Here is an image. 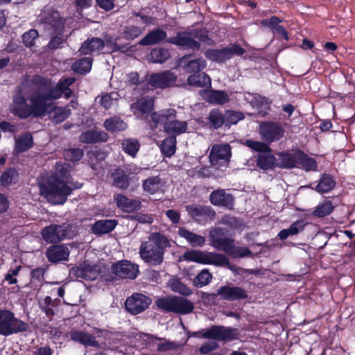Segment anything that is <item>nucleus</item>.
I'll use <instances>...</instances> for the list:
<instances>
[{
	"label": "nucleus",
	"mask_w": 355,
	"mask_h": 355,
	"mask_svg": "<svg viewBox=\"0 0 355 355\" xmlns=\"http://www.w3.org/2000/svg\"><path fill=\"white\" fill-rule=\"evenodd\" d=\"M114 200L119 208L125 212L131 213L141 208V202L137 199H130L122 194L115 196Z\"/></svg>",
	"instance_id": "obj_24"
},
{
	"label": "nucleus",
	"mask_w": 355,
	"mask_h": 355,
	"mask_svg": "<svg viewBox=\"0 0 355 355\" xmlns=\"http://www.w3.org/2000/svg\"><path fill=\"white\" fill-rule=\"evenodd\" d=\"M150 55L154 62L163 63L169 58V53L166 49L158 48L153 50Z\"/></svg>",
	"instance_id": "obj_50"
},
{
	"label": "nucleus",
	"mask_w": 355,
	"mask_h": 355,
	"mask_svg": "<svg viewBox=\"0 0 355 355\" xmlns=\"http://www.w3.org/2000/svg\"><path fill=\"white\" fill-rule=\"evenodd\" d=\"M209 200L214 205L225 207L228 209L233 208L234 198L224 189H217L211 192L209 196Z\"/></svg>",
	"instance_id": "obj_21"
},
{
	"label": "nucleus",
	"mask_w": 355,
	"mask_h": 355,
	"mask_svg": "<svg viewBox=\"0 0 355 355\" xmlns=\"http://www.w3.org/2000/svg\"><path fill=\"white\" fill-rule=\"evenodd\" d=\"M33 146V137L29 133H25L15 139V150L17 153L26 151Z\"/></svg>",
	"instance_id": "obj_33"
},
{
	"label": "nucleus",
	"mask_w": 355,
	"mask_h": 355,
	"mask_svg": "<svg viewBox=\"0 0 355 355\" xmlns=\"http://www.w3.org/2000/svg\"><path fill=\"white\" fill-rule=\"evenodd\" d=\"M43 239L49 243H57L75 235L72 225L64 223L61 225L52 224L44 227L41 232Z\"/></svg>",
	"instance_id": "obj_9"
},
{
	"label": "nucleus",
	"mask_w": 355,
	"mask_h": 355,
	"mask_svg": "<svg viewBox=\"0 0 355 355\" xmlns=\"http://www.w3.org/2000/svg\"><path fill=\"white\" fill-rule=\"evenodd\" d=\"M226 49L229 51V59L231 58L234 55H241L243 54L245 51L237 44H232L227 47Z\"/></svg>",
	"instance_id": "obj_63"
},
{
	"label": "nucleus",
	"mask_w": 355,
	"mask_h": 355,
	"mask_svg": "<svg viewBox=\"0 0 355 355\" xmlns=\"http://www.w3.org/2000/svg\"><path fill=\"white\" fill-rule=\"evenodd\" d=\"M225 113L223 114L218 109H214L209 113V121L214 128L218 129L223 125H225Z\"/></svg>",
	"instance_id": "obj_37"
},
{
	"label": "nucleus",
	"mask_w": 355,
	"mask_h": 355,
	"mask_svg": "<svg viewBox=\"0 0 355 355\" xmlns=\"http://www.w3.org/2000/svg\"><path fill=\"white\" fill-rule=\"evenodd\" d=\"M71 166L67 163H57L54 174L46 184L40 186L41 194L51 203L64 204L73 190L81 188L82 184L69 180Z\"/></svg>",
	"instance_id": "obj_2"
},
{
	"label": "nucleus",
	"mask_w": 355,
	"mask_h": 355,
	"mask_svg": "<svg viewBox=\"0 0 355 355\" xmlns=\"http://www.w3.org/2000/svg\"><path fill=\"white\" fill-rule=\"evenodd\" d=\"M114 184L119 188L125 189L129 186V178L121 169H117L113 173Z\"/></svg>",
	"instance_id": "obj_43"
},
{
	"label": "nucleus",
	"mask_w": 355,
	"mask_h": 355,
	"mask_svg": "<svg viewBox=\"0 0 355 355\" xmlns=\"http://www.w3.org/2000/svg\"><path fill=\"white\" fill-rule=\"evenodd\" d=\"M334 209V207L330 200H324L316 206L313 214L317 217H324L330 214Z\"/></svg>",
	"instance_id": "obj_40"
},
{
	"label": "nucleus",
	"mask_w": 355,
	"mask_h": 355,
	"mask_svg": "<svg viewBox=\"0 0 355 355\" xmlns=\"http://www.w3.org/2000/svg\"><path fill=\"white\" fill-rule=\"evenodd\" d=\"M225 126L230 127L236 124L239 121L244 119L242 112L234 110H227L225 112Z\"/></svg>",
	"instance_id": "obj_47"
},
{
	"label": "nucleus",
	"mask_w": 355,
	"mask_h": 355,
	"mask_svg": "<svg viewBox=\"0 0 355 355\" xmlns=\"http://www.w3.org/2000/svg\"><path fill=\"white\" fill-rule=\"evenodd\" d=\"M53 352L49 346L37 347L33 351V355H52Z\"/></svg>",
	"instance_id": "obj_64"
},
{
	"label": "nucleus",
	"mask_w": 355,
	"mask_h": 355,
	"mask_svg": "<svg viewBox=\"0 0 355 355\" xmlns=\"http://www.w3.org/2000/svg\"><path fill=\"white\" fill-rule=\"evenodd\" d=\"M178 234L184 238L192 247H202L206 242L205 237L190 232L184 227L179 228Z\"/></svg>",
	"instance_id": "obj_26"
},
{
	"label": "nucleus",
	"mask_w": 355,
	"mask_h": 355,
	"mask_svg": "<svg viewBox=\"0 0 355 355\" xmlns=\"http://www.w3.org/2000/svg\"><path fill=\"white\" fill-rule=\"evenodd\" d=\"M150 303L149 297L143 294L135 293L126 299L125 306L128 312L136 315L146 309Z\"/></svg>",
	"instance_id": "obj_15"
},
{
	"label": "nucleus",
	"mask_w": 355,
	"mask_h": 355,
	"mask_svg": "<svg viewBox=\"0 0 355 355\" xmlns=\"http://www.w3.org/2000/svg\"><path fill=\"white\" fill-rule=\"evenodd\" d=\"M105 46L104 42L97 37H92L85 41L80 48L79 51L82 54H90L98 53Z\"/></svg>",
	"instance_id": "obj_27"
},
{
	"label": "nucleus",
	"mask_w": 355,
	"mask_h": 355,
	"mask_svg": "<svg viewBox=\"0 0 355 355\" xmlns=\"http://www.w3.org/2000/svg\"><path fill=\"white\" fill-rule=\"evenodd\" d=\"M168 285L173 291L181 295L189 296L192 294V291L184 284L179 279H171L168 282Z\"/></svg>",
	"instance_id": "obj_38"
},
{
	"label": "nucleus",
	"mask_w": 355,
	"mask_h": 355,
	"mask_svg": "<svg viewBox=\"0 0 355 355\" xmlns=\"http://www.w3.org/2000/svg\"><path fill=\"white\" fill-rule=\"evenodd\" d=\"M302 167L306 171H315L317 163L314 159L306 157L304 155H300L297 157Z\"/></svg>",
	"instance_id": "obj_52"
},
{
	"label": "nucleus",
	"mask_w": 355,
	"mask_h": 355,
	"mask_svg": "<svg viewBox=\"0 0 355 355\" xmlns=\"http://www.w3.org/2000/svg\"><path fill=\"white\" fill-rule=\"evenodd\" d=\"M221 298L227 301H236L248 297V291L239 286H224L218 289Z\"/></svg>",
	"instance_id": "obj_19"
},
{
	"label": "nucleus",
	"mask_w": 355,
	"mask_h": 355,
	"mask_svg": "<svg viewBox=\"0 0 355 355\" xmlns=\"http://www.w3.org/2000/svg\"><path fill=\"white\" fill-rule=\"evenodd\" d=\"M313 184H311L304 187L314 189L320 193H326L331 191L336 186V181L328 174H323L317 185L314 187Z\"/></svg>",
	"instance_id": "obj_25"
},
{
	"label": "nucleus",
	"mask_w": 355,
	"mask_h": 355,
	"mask_svg": "<svg viewBox=\"0 0 355 355\" xmlns=\"http://www.w3.org/2000/svg\"><path fill=\"white\" fill-rule=\"evenodd\" d=\"M168 245L167 239L159 233H153L148 240L141 243V258L151 265H159L163 261L164 250Z\"/></svg>",
	"instance_id": "obj_5"
},
{
	"label": "nucleus",
	"mask_w": 355,
	"mask_h": 355,
	"mask_svg": "<svg viewBox=\"0 0 355 355\" xmlns=\"http://www.w3.org/2000/svg\"><path fill=\"white\" fill-rule=\"evenodd\" d=\"M245 145L250 148L259 152L261 153H266L267 151H270V148L268 146V144L266 142L253 141V140H246L245 142Z\"/></svg>",
	"instance_id": "obj_51"
},
{
	"label": "nucleus",
	"mask_w": 355,
	"mask_h": 355,
	"mask_svg": "<svg viewBox=\"0 0 355 355\" xmlns=\"http://www.w3.org/2000/svg\"><path fill=\"white\" fill-rule=\"evenodd\" d=\"M259 132L261 139L270 144L282 139L284 135V130L279 123L266 121L260 123Z\"/></svg>",
	"instance_id": "obj_12"
},
{
	"label": "nucleus",
	"mask_w": 355,
	"mask_h": 355,
	"mask_svg": "<svg viewBox=\"0 0 355 355\" xmlns=\"http://www.w3.org/2000/svg\"><path fill=\"white\" fill-rule=\"evenodd\" d=\"M176 80L177 77L173 73L166 71L150 75L149 84L153 87L164 89L174 85Z\"/></svg>",
	"instance_id": "obj_18"
},
{
	"label": "nucleus",
	"mask_w": 355,
	"mask_h": 355,
	"mask_svg": "<svg viewBox=\"0 0 355 355\" xmlns=\"http://www.w3.org/2000/svg\"><path fill=\"white\" fill-rule=\"evenodd\" d=\"M189 214L198 223H205L215 216L214 211L210 207L200 205H190L186 207Z\"/></svg>",
	"instance_id": "obj_20"
},
{
	"label": "nucleus",
	"mask_w": 355,
	"mask_h": 355,
	"mask_svg": "<svg viewBox=\"0 0 355 355\" xmlns=\"http://www.w3.org/2000/svg\"><path fill=\"white\" fill-rule=\"evenodd\" d=\"M154 107V100L153 98H141L131 105L132 111L136 114H147L150 112Z\"/></svg>",
	"instance_id": "obj_29"
},
{
	"label": "nucleus",
	"mask_w": 355,
	"mask_h": 355,
	"mask_svg": "<svg viewBox=\"0 0 355 355\" xmlns=\"http://www.w3.org/2000/svg\"><path fill=\"white\" fill-rule=\"evenodd\" d=\"M212 278L211 274L208 270H202L196 277L194 284L198 287L207 285Z\"/></svg>",
	"instance_id": "obj_54"
},
{
	"label": "nucleus",
	"mask_w": 355,
	"mask_h": 355,
	"mask_svg": "<svg viewBox=\"0 0 355 355\" xmlns=\"http://www.w3.org/2000/svg\"><path fill=\"white\" fill-rule=\"evenodd\" d=\"M83 156V151L80 148H71L65 150L64 157L66 160L77 162Z\"/></svg>",
	"instance_id": "obj_56"
},
{
	"label": "nucleus",
	"mask_w": 355,
	"mask_h": 355,
	"mask_svg": "<svg viewBox=\"0 0 355 355\" xmlns=\"http://www.w3.org/2000/svg\"><path fill=\"white\" fill-rule=\"evenodd\" d=\"M71 339L85 346H90L104 349H112V347L107 345L103 340L110 337V334L104 330L95 329L92 334L83 331L74 330L69 333Z\"/></svg>",
	"instance_id": "obj_7"
},
{
	"label": "nucleus",
	"mask_w": 355,
	"mask_h": 355,
	"mask_svg": "<svg viewBox=\"0 0 355 355\" xmlns=\"http://www.w3.org/2000/svg\"><path fill=\"white\" fill-rule=\"evenodd\" d=\"M116 224L115 220H101L93 225L92 231L98 234L109 233L114 229Z\"/></svg>",
	"instance_id": "obj_32"
},
{
	"label": "nucleus",
	"mask_w": 355,
	"mask_h": 355,
	"mask_svg": "<svg viewBox=\"0 0 355 355\" xmlns=\"http://www.w3.org/2000/svg\"><path fill=\"white\" fill-rule=\"evenodd\" d=\"M103 125L107 131L110 132L123 131L128 127L127 124L123 120L116 116L106 119Z\"/></svg>",
	"instance_id": "obj_35"
},
{
	"label": "nucleus",
	"mask_w": 355,
	"mask_h": 355,
	"mask_svg": "<svg viewBox=\"0 0 355 355\" xmlns=\"http://www.w3.org/2000/svg\"><path fill=\"white\" fill-rule=\"evenodd\" d=\"M175 114L176 111L173 109L164 110L159 113L152 114L150 118L155 123L154 128L159 123L163 124L165 132L168 135H172V137L186 132L187 123L175 120Z\"/></svg>",
	"instance_id": "obj_6"
},
{
	"label": "nucleus",
	"mask_w": 355,
	"mask_h": 355,
	"mask_svg": "<svg viewBox=\"0 0 355 355\" xmlns=\"http://www.w3.org/2000/svg\"><path fill=\"white\" fill-rule=\"evenodd\" d=\"M198 33L196 31L181 32L175 37H171L168 41L173 44L182 46L185 49H198L200 45L196 40Z\"/></svg>",
	"instance_id": "obj_16"
},
{
	"label": "nucleus",
	"mask_w": 355,
	"mask_h": 355,
	"mask_svg": "<svg viewBox=\"0 0 355 355\" xmlns=\"http://www.w3.org/2000/svg\"><path fill=\"white\" fill-rule=\"evenodd\" d=\"M144 32V29L132 25L125 26L123 29L122 36L128 40H132L138 37Z\"/></svg>",
	"instance_id": "obj_46"
},
{
	"label": "nucleus",
	"mask_w": 355,
	"mask_h": 355,
	"mask_svg": "<svg viewBox=\"0 0 355 355\" xmlns=\"http://www.w3.org/2000/svg\"><path fill=\"white\" fill-rule=\"evenodd\" d=\"M200 95L207 102L214 105H223L230 101L228 94L223 91L203 90Z\"/></svg>",
	"instance_id": "obj_23"
},
{
	"label": "nucleus",
	"mask_w": 355,
	"mask_h": 355,
	"mask_svg": "<svg viewBox=\"0 0 355 355\" xmlns=\"http://www.w3.org/2000/svg\"><path fill=\"white\" fill-rule=\"evenodd\" d=\"M45 271V268H37L33 269L31 271L32 281H37L40 284H42V282L44 280Z\"/></svg>",
	"instance_id": "obj_59"
},
{
	"label": "nucleus",
	"mask_w": 355,
	"mask_h": 355,
	"mask_svg": "<svg viewBox=\"0 0 355 355\" xmlns=\"http://www.w3.org/2000/svg\"><path fill=\"white\" fill-rule=\"evenodd\" d=\"M188 83L195 87H209L211 85V78L205 73H194L188 77Z\"/></svg>",
	"instance_id": "obj_34"
},
{
	"label": "nucleus",
	"mask_w": 355,
	"mask_h": 355,
	"mask_svg": "<svg viewBox=\"0 0 355 355\" xmlns=\"http://www.w3.org/2000/svg\"><path fill=\"white\" fill-rule=\"evenodd\" d=\"M157 348L159 352H166L170 350L176 349L179 347V345L176 343L168 341L164 339H158Z\"/></svg>",
	"instance_id": "obj_57"
},
{
	"label": "nucleus",
	"mask_w": 355,
	"mask_h": 355,
	"mask_svg": "<svg viewBox=\"0 0 355 355\" xmlns=\"http://www.w3.org/2000/svg\"><path fill=\"white\" fill-rule=\"evenodd\" d=\"M46 256L49 261L53 263L66 261L69 256V250L63 245H53L46 250Z\"/></svg>",
	"instance_id": "obj_22"
},
{
	"label": "nucleus",
	"mask_w": 355,
	"mask_h": 355,
	"mask_svg": "<svg viewBox=\"0 0 355 355\" xmlns=\"http://www.w3.org/2000/svg\"><path fill=\"white\" fill-rule=\"evenodd\" d=\"M122 148L127 154L134 157L139 149V144L136 139H128L123 141Z\"/></svg>",
	"instance_id": "obj_45"
},
{
	"label": "nucleus",
	"mask_w": 355,
	"mask_h": 355,
	"mask_svg": "<svg viewBox=\"0 0 355 355\" xmlns=\"http://www.w3.org/2000/svg\"><path fill=\"white\" fill-rule=\"evenodd\" d=\"M143 188L146 192L150 194L162 192L164 182L158 176L151 177L144 181Z\"/></svg>",
	"instance_id": "obj_30"
},
{
	"label": "nucleus",
	"mask_w": 355,
	"mask_h": 355,
	"mask_svg": "<svg viewBox=\"0 0 355 355\" xmlns=\"http://www.w3.org/2000/svg\"><path fill=\"white\" fill-rule=\"evenodd\" d=\"M275 157L270 153V150L261 153L257 158V166L263 170L270 169L275 166Z\"/></svg>",
	"instance_id": "obj_36"
},
{
	"label": "nucleus",
	"mask_w": 355,
	"mask_h": 355,
	"mask_svg": "<svg viewBox=\"0 0 355 355\" xmlns=\"http://www.w3.org/2000/svg\"><path fill=\"white\" fill-rule=\"evenodd\" d=\"M15 171L13 169H8L6 171L1 177V182L3 185H8L12 181Z\"/></svg>",
	"instance_id": "obj_60"
},
{
	"label": "nucleus",
	"mask_w": 355,
	"mask_h": 355,
	"mask_svg": "<svg viewBox=\"0 0 355 355\" xmlns=\"http://www.w3.org/2000/svg\"><path fill=\"white\" fill-rule=\"evenodd\" d=\"M184 260L204 265L225 266L230 263L229 259L224 254L211 252L190 250L182 255Z\"/></svg>",
	"instance_id": "obj_8"
},
{
	"label": "nucleus",
	"mask_w": 355,
	"mask_h": 355,
	"mask_svg": "<svg viewBox=\"0 0 355 355\" xmlns=\"http://www.w3.org/2000/svg\"><path fill=\"white\" fill-rule=\"evenodd\" d=\"M119 97V95L116 92H111L110 94H105L101 97L100 103L105 109L111 107Z\"/></svg>",
	"instance_id": "obj_55"
},
{
	"label": "nucleus",
	"mask_w": 355,
	"mask_h": 355,
	"mask_svg": "<svg viewBox=\"0 0 355 355\" xmlns=\"http://www.w3.org/2000/svg\"><path fill=\"white\" fill-rule=\"evenodd\" d=\"M207 66L206 61L202 58L189 61L185 65L186 70L189 73H198Z\"/></svg>",
	"instance_id": "obj_49"
},
{
	"label": "nucleus",
	"mask_w": 355,
	"mask_h": 355,
	"mask_svg": "<svg viewBox=\"0 0 355 355\" xmlns=\"http://www.w3.org/2000/svg\"><path fill=\"white\" fill-rule=\"evenodd\" d=\"M231 156V147L228 144H215L211 148L209 159L211 166H226Z\"/></svg>",
	"instance_id": "obj_13"
},
{
	"label": "nucleus",
	"mask_w": 355,
	"mask_h": 355,
	"mask_svg": "<svg viewBox=\"0 0 355 355\" xmlns=\"http://www.w3.org/2000/svg\"><path fill=\"white\" fill-rule=\"evenodd\" d=\"M108 135L103 131L88 130L83 132L80 136V141L86 144L106 141Z\"/></svg>",
	"instance_id": "obj_28"
},
{
	"label": "nucleus",
	"mask_w": 355,
	"mask_h": 355,
	"mask_svg": "<svg viewBox=\"0 0 355 355\" xmlns=\"http://www.w3.org/2000/svg\"><path fill=\"white\" fill-rule=\"evenodd\" d=\"M176 138L169 137L162 141L161 150L167 157L172 156L175 152Z\"/></svg>",
	"instance_id": "obj_42"
},
{
	"label": "nucleus",
	"mask_w": 355,
	"mask_h": 355,
	"mask_svg": "<svg viewBox=\"0 0 355 355\" xmlns=\"http://www.w3.org/2000/svg\"><path fill=\"white\" fill-rule=\"evenodd\" d=\"M280 22H281V20L278 17H277L275 16H273V17H272L269 19H263V20H262L261 21V24L263 26H268L272 30H274L276 28V26L279 25Z\"/></svg>",
	"instance_id": "obj_62"
},
{
	"label": "nucleus",
	"mask_w": 355,
	"mask_h": 355,
	"mask_svg": "<svg viewBox=\"0 0 355 355\" xmlns=\"http://www.w3.org/2000/svg\"><path fill=\"white\" fill-rule=\"evenodd\" d=\"M229 51L226 49V48H224L223 49H211L208 50L205 53L206 57L216 62H223L227 59H229Z\"/></svg>",
	"instance_id": "obj_39"
},
{
	"label": "nucleus",
	"mask_w": 355,
	"mask_h": 355,
	"mask_svg": "<svg viewBox=\"0 0 355 355\" xmlns=\"http://www.w3.org/2000/svg\"><path fill=\"white\" fill-rule=\"evenodd\" d=\"M38 36L39 35L36 30L31 29L23 34L22 42L26 47L33 46Z\"/></svg>",
	"instance_id": "obj_53"
},
{
	"label": "nucleus",
	"mask_w": 355,
	"mask_h": 355,
	"mask_svg": "<svg viewBox=\"0 0 355 355\" xmlns=\"http://www.w3.org/2000/svg\"><path fill=\"white\" fill-rule=\"evenodd\" d=\"M114 274L121 278L135 279L139 273L138 266L128 260L119 261L112 266Z\"/></svg>",
	"instance_id": "obj_17"
},
{
	"label": "nucleus",
	"mask_w": 355,
	"mask_h": 355,
	"mask_svg": "<svg viewBox=\"0 0 355 355\" xmlns=\"http://www.w3.org/2000/svg\"><path fill=\"white\" fill-rule=\"evenodd\" d=\"M166 37V33L165 31L156 29L148 33L139 43L141 45H152L162 41Z\"/></svg>",
	"instance_id": "obj_31"
},
{
	"label": "nucleus",
	"mask_w": 355,
	"mask_h": 355,
	"mask_svg": "<svg viewBox=\"0 0 355 355\" xmlns=\"http://www.w3.org/2000/svg\"><path fill=\"white\" fill-rule=\"evenodd\" d=\"M157 306L168 312L188 314L193 310V304L181 297H163L156 301Z\"/></svg>",
	"instance_id": "obj_10"
},
{
	"label": "nucleus",
	"mask_w": 355,
	"mask_h": 355,
	"mask_svg": "<svg viewBox=\"0 0 355 355\" xmlns=\"http://www.w3.org/2000/svg\"><path fill=\"white\" fill-rule=\"evenodd\" d=\"M64 21L57 10L50 8H44L38 16L40 25L48 34L52 36L48 44L49 49H57L62 47L64 44L66 39L64 35Z\"/></svg>",
	"instance_id": "obj_3"
},
{
	"label": "nucleus",
	"mask_w": 355,
	"mask_h": 355,
	"mask_svg": "<svg viewBox=\"0 0 355 355\" xmlns=\"http://www.w3.org/2000/svg\"><path fill=\"white\" fill-rule=\"evenodd\" d=\"M278 166L281 168H291L295 166L296 157L291 153H281L278 154Z\"/></svg>",
	"instance_id": "obj_41"
},
{
	"label": "nucleus",
	"mask_w": 355,
	"mask_h": 355,
	"mask_svg": "<svg viewBox=\"0 0 355 355\" xmlns=\"http://www.w3.org/2000/svg\"><path fill=\"white\" fill-rule=\"evenodd\" d=\"M305 223L303 220H297L294 223H293L289 228L284 229L286 232H288V236H294L297 234H299L300 232H302L305 226Z\"/></svg>",
	"instance_id": "obj_58"
},
{
	"label": "nucleus",
	"mask_w": 355,
	"mask_h": 355,
	"mask_svg": "<svg viewBox=\"0 0 355 355\" xmlns=\"http://www.w3.org/2000/svg\"><path fill=\"white\" fill-rule=\"evenodd\" d=\"M71 114L69 108L65 107H55L52 114V120L56 123H59L64 121Z\"/></svg>",
	"instance_id": "obj_48"
},
{
	"label": "nucleus",
	"mask_w": 355,
	"mask_h": 355,
	"mask_svg": "<svg viewBox=\"0 0 355 355\" xmlns=\"http://www.w3.org/2000/svg\"><path fill=\"white\" fill-rule=\"evenodd\" d=\"M227 230L221 227H212L209 230L210 245L216 250H222L234 257L250 256L252 252L246 247L234 245V240L227 237Z\"/></svg>",
	"instance_id": "obj_4"
},
{
	"label": "nucleus",
	"mask_w": 355,
	"mask_h": 355,
	"mask_svg": "<svg viewBox=\"0 0 355 355\" xmlns=\"http://www.w3.org/2000/svg\"><path fill=\"white\" fill-rule=\"evenodd\" d=\"M92 67V59L85 58L77 60L72 64V69L80 73H85L90 71Z\"/></svg>",
	"instance_id": "obj_44"
},
{
	"label": "nucleus",
	"mask_w": 355,
	"mask_h": 355,
	"mask_svg": "<svg viewBox=\"0 0 355 355\" xmlns=\"http://www.w3.org/2000/svg\"><path fill=\"white\" fill-rule=\"evenodd\" d=\"M236 329L224 327V326H212L207 329L205 333L204 338L214 339L221 341H230L236 338Z\"/></svg>",
	"instance_id": "obj_14"
},
{
	"label": "nucleus",
	"mask_w": 355,
	"mask_h": 355,
	"mask_svg": "<svg viewBox=\"0 0 355 355\" xmlns=\"http://www.w3.org/2000/svg\"><path fill=\"white\" fill-rule=\"evenodd\" d=\"M74 78L60 80L56 85L51 80L34 76L31 81H24L14 94L10 112L20 119L44 116L53 109V101L62 95L69 98L72 95L69 86Z\"/></svg>",
	"instance_id": "obj_1"
},
{
	"label": "nucleus",
	"mask_w": 355,
	"mask_h": 355,
	"mask_svg": "<svg viewBox=\"0 0 355 355\" xmlns=\"http://www.w3.org/2000/svg\"><path fill=\"white\" fill-rule=\"evenodd\" d=\"M218 347V345L216 342L209 341L200 347V352L204 354H209V352L216 349Z\"/></svg>",
	"instance_id": "obj_61"
},
{
	"label": "nucleus",
	"mask_w": 355,
	"mask_h": 355,
	"mask_svg": "<svg viewBox=\"0 0 355 355\" xmlns=\"http://www.w3.org/2000/svg\"><path fill=\"white\" fill-rule=\"evenodd\" d=\"M27 323L15 317L14 314L7 310L0 311V334L10 336L27 330Z\"/></svg>",
	"instance_id": "obj_11"
}]
</instances>
